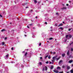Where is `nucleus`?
<instances>
[{"label":"nucleus","instance_id":"obj_1","mask_svg":"<svg viewBox=\"0 0 73 73\" xmlns=\"http://www.w3.org/2000/svg\"><path fill=\"white\" fill-rule=\"evenodd\" d=\"M48 70V68H47V67L45 66L44 67H43V70Z\"/></svg>","mask_w":73,"mask_h":73},{"label":"nucleus","instance_id":"obj_2","mask_svg":"<svg viewBox=\"0 0 73 73\" xmlns=\"http://www.w3.org/2000/svg\"><path fill=\"white\" fill-rule=\"evenodd\" d=\"M68 37H70V38H71V37H72V35H70L68 36V35H66V38H68Z\"/></svg>","mask_w":73,"mask_h":73},{"label":"nucleus","instance_id":"obj_3","mask_svg":"<svg viewBox=\"0 0 73 73\" xmlns=\"http://www.w3.org/2000/svg\"><path fill=\"white\" fill-rule=\"evenodd\" d=\"M62 62H63L62 60H61L59 61V65L61 66V64H62Z\"/></svg>","mask_w":73,"mask_h":73},{"label":"nucleus","instance_id":"obj_4","mask_svg":"<svg viewBox=\"0 0 73 73\" xmlns=\"http://www.w3.org/2000/svg\"><path fill=\"white\" fill-rule=\"evenodd\" d=\"M8 56H9V54H7V55H6L5 56V59H6V60H7V58H8Z\"/></svg>","mask_w":73,"mask_h":73},{"label":"nucleus","instance_id":"obj_5","mask_svg":"<svg viewBox=\"0 0 73 73\" xmlns=\"http://www.w3.org/2000/svg\"><path fill=\"white\" fill-rule=\"evenodd\" d=\"M67 54L68 56H69V55L70 54V52H69V51L68 50L67 53Z\"/></svg>","mask_w":73,"mask_h":73},{"label":"nucleus","instance_id":"obj_6","mask_svg":"<svg viewBox=\"0 0 73 73\" xmlns=\"http://www.w3.org/2000/svg\"><path fill=\"white\" fill-rule=\"evenodd\" d=\"M54 72L56 73H58V70H54Z\"/></svg>","mask_w":73,"mask_h":73},{"label":"nucleus","instance_id":"obj_7","mask_svg":"<svg viewBox=\"0 0 73 73\" xmlns=\"http://www.w3.org/2000/svg\"><path fill=\"white\" fill-rule=\"evenodd\" d=\"M72 62H73V60H71L69 61L68 62L70 64V63H72Z\"/></svg>","mask_w":73,"mask_h":73},{"label":"nucleus","instance_id":"obj_8","mask_svg":"<svg viewBox=\"0 0 73 73\" xmlns=\"http://www.w3.org/2000/svg\"><path fill=\"white\" fill-rule=\"evenodd\" d=\"M66 9V7H65L62 8V9L63 10L64 9Z\"/></svg>","mask_w":73,"mask_h":73},{"label":"nucleus","instance_id":"obj_9","mask_svg":"<svg viewBox=\"0 0 73 73\" xmlns=\"http://www.w3.org/2000/svg\"><path fill=\"white\" fill-rule=\"evenodd\" d=\"M72 65L73 66V64H72ZM70 73H73V69L70 70Z\"/></svg>","mask_w":73,"mask_h":73},{"label":"nucleus","instance_id":"obj_10","mask_svg":"<svg viewBox=\"0 0 73 73\" xmlns=\"http://www.w3.org/2000/svg\"><path fill=\"white\" fill-rule=\"evenodd\" d=\"M70 68V66H67V69H69Z\"/></svg>","mask_w":73,"mask_h":73},{"label":"nucleus","instance_id":"obj_11","mask_svg":"<svg viewBox=\"0 0 73 73\" xmlns=\"http://www.w3.org/2000/svg\"><path fill=\"white\" fill-rule=\"evenodd\" d=\"M57 57V56H55V57H53L52 58H53V60H54L55 58H56V57Z\"/></svg>","mask_w":73,"mask_h":73},{"label":"nucleus","instance_id":"obj_12","mask_svg":"<svg viewBox=\"0 0 73 73\" xmlns=\"http://www.w3.org/2000/svg\"><path fill=\"white\" fill-rule=\"evenodd\" d=\"M62 57H64L65 56V54H62Z\"/></svg>","mask_w":73,"mask_h":73},{"label":"nucleus","instance_id":"obj_13","mask_svg":"<svg viewBox=\"0 0 73 73\" xmlns=\"http://www.w3.org/2000/svg\"><path fill=\"white\" fill-rule=\"evenodd\" d=\"M63 24H59V25L58 26V27H61V26H62Z\"/></svg>","mask_w":73,"mask_h":73},{"label":"nucleus","instance_id":"obj_14","mask_svg":"<svg viewBox=\"0 0 73 73\" xmlns=\"http://www.w3.org/2000/svg\"><path fill=\"white\" fill-rule=\"evenodd\" d=\"M53 66H51L50 68L51 69H53Z\"/></svg>","mask_w":73,"mask_h":73},{"label":"nucleus","instance_id":"obj_15","mask_svg":"<svg viewBox=\"0 0 73 73\" xmlns=\"http://www.w3.org/2000/svg\"><path fill=\"white\" fill-rule=\"evenodd\" d=\"M5 31V29H3L1 30V32H3V31Z\"/></svg>","mask_w":73,"mask_h":73},{"label":"nucleus","instance_id":"obj_16","mask_svg":"<svg viewBox=\"0 0 73 73\" xmlns=\"http://www.w3.org/2000/svg\"><path fill=\"white\" fill-rule=\"evenodd\" d=\"M57 69H60V70L61 68H60V67H58L57 68Z\"/></svg>","mask_w":73,"mask_h":73},{"label":"nucleus","instance_id":"obj_17","mask_svg":"<svg viewBox=\"0 0 73 73\" xmlns=\"http://www.w3.org/2000/svg\"><path fill=\"white\" fill-rule=\"evenodd\" d=\"M27 54H28V53H27V52L25 54V56H27Z\"/></svg>","mask_w":73,"mask_h":73},{"label":"nucleus","instance_id":"obj_18","mask_svg":"<svg viewBox=\"0 0 73 73\" xmlns=\"http://www.w3.org/2000/svg\"><path fill=\"white\" fill-rule=\"evenodd\" d=\"M60 58V57H58V58L56 59V60H58Z\"/></svg>","mask_w":73,"mask_h":73},{"label":"nucleus","instance_id":"obj_19","mask_svg":"<svg viewBox=\"0 0 73 73\" xmlns=\"http://www.w3.org/2000/svg\"><path fill=\"white\" fill-rule=\"evenodd\" d=\"M48 57V55H47L45 57V59H46V58H47V57Z\"/></svg>","mask_w":73,"mask_h":73},{"label":"nucleus","instance_id":"obj_20","mask_svg":"<svg viewBox=\"0 0 73 73\" xmlns=\"http://www.w3.org/2000/svg\"><path fill=\"white\" fill-rule=\"evenodd\" d=\"M5 42H2V44L3 45H4V44H5Z\"/></svg>","mask_w":73,"mask_h":73},{"label":"nucleus","instance_id":"obj_21","mask_svg":"<svg viewBox=\"0 0 73 73\" xmlns=\"http://www.w3.org/2000/svg\"><path fill=\"white\" fill-rule=\"evenodd\" d=\"M34 2L35 3H37V1L36 0H35L34 1Z\"/></svg>","mask_w":73,"mask_h":73},{"label":"nucleus","instance_id":"obj_22","mask_svg":"<svg viewBox=\"0 0 73 73\" xmlns=\"http://www.w3.org/2000/svg\"><path fill=\"white\" fill-rule=\"evenodd\" d=\"M50 58H51L50 56H48V59H50Z\"/></svg>","mask_w":73,"mask_h":73},{"label":"nucleus","instance_id":"obj_23","mask_svg":"<svg viewBox=\"0 0 73 73\" xmlns=\"http://www.w3.org/2000/svg\"><path fill=\"white\" fill-rule=\"evenodd\" d=\"M50 40H53V38H50L49 39Z\"/></svg>","mask_w":73,"mask_h":73},{"label":"nucleus","instance_id":"obj_24","mask_svg":"<svg viewBox=\"0 0 73 73\" xmlns=\"http://www.w3.org/2000/svg\"><path fill=\"white\" fill-rule=\"evenodd\" d=\"M59 29H61V30H63V28H62V27H60L59 28Z\"/></svg>","mask_w":73,"mask_h":73},{"label":"nucleus","instance_id":"obj_25","mask_svg":"<svg viewBox=\"0 0 73 73\" xmlns=\"http://www.w3.org/2000/svg\"><path fill=\"white\" fill-rule=\"evenodd\" d=\"M46 64H48V63H49V62L48 61H47L46 62Z\"/></svg>","mask_w":73,"mask_h":73},{"label":"nucleus","instance_id":"obj_26","mask_svg":"<svg viewBox=\"0 0 73 73\" xmlns=\"http://www.w3.org/2000/svg\"><path fill=\"white\" fill-rule=\"evenodd\" d=\"M52 62H54V60L53 59V60H52Z\"/></svg>","mask_w":73,"mask_h":73},{"label":"nucleus","instance_id":"obj_27","mask_svg":"<svg viewBox=\"0 0 73 73\" xmlns=\"http://www.w3.org/2000/svg\"><path fill=\"white\" fill-rule=\"evenodd\" d=\"M55 27H57V24H55Z\"/></svg>","mask_w":73,"mask_h":73},{"label":"nucleus","instance_id":"obj_28","mask_svg":"<svg viewBox=\"0 0 73 73\" xmlns=\"http://www.w3.org/2000/svg\"><path fill=\"white\" fill-rule=\"evenodd\" d=\"M29 11L30 12H32V11H33V10H30Z\"/></svg>","mask_w":73,"mask_h":73},{"label":"nucleus","instance_id":"obj_29","mask_svg":"<svg viewBox=\"0 0 73 73\" xmlns=\"http://www.w3.org/2000/svg\"><path fill=\"white\" fill-rule=\"evenodd\" d=\"M39 65H42V63H41V62H40L39 63Z\"/></svg>","mask_w":73,"mask_h":73},{"label":"nucleus","instance_id":"obj_30","mask_svg":"<svg viewBox=\"0 0 73 73\" xmlns=\"http://www.w3.org/2000/svg\"><path fill=\"white\" fill-rule=\"evenodd\" d=\"M56 15H58V13H56Z\"/></svg>","mask_w":73,"mask_h":73},{"label":"nucleus","instance_id":"obj_31","mask_svg":"<svg viewBox=\"0 0 73 73\" xmlns=\"http://www.w3.org/2000/svg\"><path fill=\"white\" fill-rule=\"evenodd\" d=\"M44 24H46V25H47V22H45Z\"/></svg>","mask_w":73,"mask_h":73},{"label":"nucleus","instance_id":"obj_32","mask_svg":"<svg viewBox=\"0 0 73 73\" xmlns=\"http://www.w3.org/2000/svg\"><path fill=\"white\" fill-rule=\"evenodd\" d=\"M41 43H39V46H41Z\"/></svg>","mask_w":73,"mask_h":73},{"label":"nucleus","instance_id":"obj_33","mask_svg":"<svg viewBox=\"0 0 73 73\" xmlns=\"http://www.w3.org/2000/svg\"><path fill=\"white\" fill-rule=\"evenodd\" d=\"M71 30V29H68L69 31H70Z\"/></svg>","mask_w":73,"mask_h":73},{"label":"nucleus","instance_id":"obj_34","mask_svg":"<svg viewBox=\"0 0 73 73\" xmlns=\"http://www.w3.org/2000/svg\"><path fill=\"white\" fill-rule=\"evenodd\" d=\"M7 37H5V40H7Z\"/></svg>","mask_w":73,"mask_h":73},{"label":"nucleus","instance_id":"obj_35","mask_svg":"<svg viewBox=\"0 0 73 73\" xmlns=\"http://www.w3.org/2000/svg\"><path fill=\"white\" fill-rule=\"evenodd\" d=\"M73 51V48H72L71 49V51Z\"/></svg>","mask_w":73,"mask_h":73},{"label":"nucleus","instance_id":"obj_36","mask_svg":"<svg viewBox=\"0 0 73 73\" xmlns=\"http://www.w3.org/2000/svg\"><path fill=\"white\" fill-rule=\"evenodd\" d=\"M11 50H13V48L12 47L11 48Z\"/></svg>","mask_w":73,"mask_h":73},{"label":"nucleus","instance_id":"obj_37","mask_svg":"<svg viewBox=\"0 0 73 73\" xmlns=\"http://www.w3.org/2000/svg\"><path fill=\"white\" fill-rule=\"evenodd\" d=\"M33 25V24H31L29 25H30V26H31V25Z\"/></svg>","mask_w":73,"mask_h":73},{"label":"nucleus","instance_id":"obj_38","mask_svg":"<svg viewBox=\"0 0 73 73\" xmlns=\"http://www.w3.org/2000/svg\"><path fill=\"white\" fill-rule=\"evenodd\" d=\"M50 28H51V29H53V27H50Z\"/></svg>","mask_w":73,"mask_h":73},{"label":"nucleus","instance_id":"obj_39","mask_svg":"<svg viewBox=\"0 0 73 73\" xmlns=\"http://www.w3.org/2000/svg\"><path fill=\"white\" fill-rule=\"evenodd\" d=\"M65 68V66H62V68Z\"/></svg>","mask_w":73,"mask_h":73},{"label":"nucleus","instance_id":"obj_40","mask_svg":"<svg viewBox=\"0 0 73 73\" xmlns=\"http://www.w3.org/2000/svg\"><path fill=\"white\" fill-rule=\"evenodd\" d=\"M0 17H3V16H2V15H0Z\"/></svg>","mask_w":73,"mask_h":73},{"label":"nucleus","instance_id":"obj_41","mask_svg":"<svg viewBox=\"0 0 73 73\" xmlns=\"http://www.w3.org/2000/svg\"><path fill=\"white\" fill-rule=\"evenodd\" d=\"M35 37V35H33V38H34V37Z\"/></svg>","mask_w":73,"mask_h":73},{"label":"nucleus","instance_id":"obj_42","mask_svg":"<svg viewBox=\"0 0 73 73\" xmlns=\"http://www.w3.org/2000/svg\"><path fill=\"white\" fill-rule=\"evenodd\" d=\"M21 67H22V68H24V66H23V65H22L21 66Z\"/></svg>","mask_w":73,"mask_h":73},{"label":"nucleus","instance_id":"obj_43","mask_svg":"<svg viewBox=\"0 0 73 73\" xmlns=\"http://www.w3.org/2000/svg\"><path fill=\"white\" fill-rule=\"evenodd\" d=\"M66 5L67 6H68L69 5V4H66Z\"/></svg>","mask_w":73,"mask_h":73},{"label":"nucleus","instance_id":"obj_44","mask_svg":"<svg viewBox=\"0 0 73 73\" xmlns=\"http://www.w3.org/2000/svg\"><path fill=\"white\" fill-rule=\"evenodd\" d=\"M72 43H71L70 44V45H72Z\"/></svg>","mask_w":73,"mask_h":73},{"label":"nucleus","instance_id":"obj_45","mask_svg":"<svg viewBox=\"0 0 73 73\" xmlns=\"http://www.w3.org/2000/svg\"><path fill=\"white\" fill-rule=\"evenodd\" d=\"M29 8V7H26V8Z\"/></svg>","mask_w":73,"mask_h":73},{"label":"nucleus","instance_id":"obj_46","mask_svg":"<svg viewBox=\"0 0 73 73\" xmlns=\"http://www.w3.org/2000/svg\"><path fill=\"white\" fill-rule=\"evenodd\" d=\"M62 72H60L59 73H63Z\"/></svg>","mask_w":73,"mask_h":73},{"label":"nucleus","instance_id":"obj_47","mask_svg":"<svg viewBox=\"0 0 73 73\" xmlns=\"http://www.w3.org/2000/svg\"><path fill=\"white\" fill-rule=\"evenodd\" d=\"M27 28H29V26H27Z\"/></svg>","mask_w":73,"mask_h":73},{"label":"nucleus","instance_id":"obj_48","mask_svg":"<svg viewBox=\"0 0 73 73\" xmlns=\"http://www.w3.org/2000/svg\"><path fill=\"white\" fill-rule=\"evenodd\" d=\"M35 18H36V19H37V16H36V17H35Z\"/></svg>","mask_w":73,"mask_h":73},{"label":"nucleus","instance_id":"obj_49","mask_svg":"<svg viewBox=\"0 0 73 73\" xmlns=\"http://www.w3.org/2000/svg\"><path fill=\"white\" fill-rule=\"evenodd\" d=\"M54 63V62H52V63H51V64H53Z\"/></svg>","mask_w":73,"mask_h":73},{"label":"nucleus","instance_id":"obj_50","mask_svg":"<svg viewBox=\"0 0 73 73\" xmlns=\"http://www.w3.org/2000/svg\"><path fill=\"white\" fill-rule=\"evenodd\" d=\"M33 29H35V27H33Z\"/></svg>","mask_w":73,"mask_h":73},{"label":"nucleus","instance_id":"obj_51","mask_svg":"<svg viewBox=\"0 0 73 73\" xmlns=\"http://www.w3.org/2000/svg\"><path fill=\"white\" fill-rule=\"evenodd\" d=\"M40 59H42V57H40Z\"/></svg>","mask_w":73,"mask_h":73},{"label":"nucleus","instance_id":"obj_52","mask_svg":"<svg viewBox=\"0 0 73 73\" xmlns=\"http://www.w3.org/2000/svg\"><path fill=\"white\" fill-rule=\"evenodd\" d=\"M53 53H54V54H55V53H56V52H53Z\"/></svg>","mask_w":73,"mask_h":73},{"label":"nucleus","instance_id":"obj_53","mask_svg":"<svg viewBox=\"0 0 73 73\" xmlns=\"http://www.w3.org/2000/svg\"><path fill=\"white\" fill-rule=\"evenodd\" d=\"M25 50H28V49H25Z\"/></svg>","mask_w":73,"mask_h":73},{"label":"nucleus","instance_id":"obj_54","mask_svg":"<svg viewBox=\"0 0 73 73\" xmlns=\"http://www.w3.org/2000/svg\"><path fill=\"white\" fill-rule=\"evenodd\" d=\"M25 51H23L22 52V53H25Z\"/></svg>","mask_w":73,"mask_h":73},{"label":"nucleus","instance_id":"obj_55","mask_svg":"<svg viewBox=\"0 0 73 73\" xmlns=\"http://www.w3.org/2000/svg\"><path fill=\"white\" fill-rule=\"evenodd\" d=\"M63 24H65V23H64V21L63 22Z\"/></svg>","mask_w":73,"mask_h":73},{"label":"nucleus","instance_id":"obj_56","mask_svg":"<svg viewBox=\"0 0 73 73\" xmlns=\"http://www.w3.org/2000/svg\"><path fill=\"white\" fill-rule=\"evenodd\" d=\"M69 3H71V1H69Z\"/></svg>","mask_w":73,"mask_h":73},{"label":"nucleus","instance_id":"obj_57","mask_svg":"<svg viewBox=\"0 0 73 73\" xmlns=\"http://www.w3.org/2000/svg\"><path fill=\"white\" fill-rule=\"evenodd\" d=\"M52 62H50V64H51Z\"/></svg>","mask_w":73,"mask_h":73},{"label":"nucleus","instance_id":"obj_58","mask_svg":"<svg viewBox=\"0 0 73 73\" xmlns=\"http://www.w3.org/2000/svg\"><path fill=\"white\" fill-rule=\"evenodd\" d=\"M25 36L26 37L27 36V35H25Z\"/></svg>","mask_w":73,"mask_h":73},{"label":"nucleus","instance_id":"obj_59","mask_svg":"<svg viewBox=\"0 0 73 73\" xmlns=\"http://www.w3.org/2000/svg\"><path fill=\"white\" fill-rule=\"evenodd\" d=\"M17 19H18V20H19V18H17Z\"/></svg>","mask_w":73,"mask_h":73},{"label":"nucleus","instance_id":"obj_60","mask_svg":"<svg viewBox=\"0 0 73 73\" xmlns=\"http://www.w3.org/2000/svg\"><path fill=\"white\" fill-rule=\"evenodd\" d=\"M51 48H52V47H53V46H51Z\"/></svg>","mask_w":73,"mask_h":73},{"label":"nucleus","instance_id":"obj_61","mask_svg":"<svg viewBox=\"0 0 73 73\" xmlns=\"http://www.w3.org/2000/svg\"><path fill=\"white\" fill-rule=\"evenodd\" d=\"M70 56L69 58H70Z\"/></svg>","mask_w":73,"mask_h":73},{"label":"nucleus","instance_id":"obj_62","mask_svg":"<svg viewBox=\"0 0 73 73\" xmlns=\"http://www.w3.org/2000/svg\"><path fill=\"white\" fill-rule=\"evenodd\" d=\"M25 20L26 21H27V19H25Z\"/></svg>","mask_w":73,"mask_h":73},{"label":"nucleus","instance_id":"obj_63","mask_svg":"<svg viewBox=\"0 0 73 73\" xmlns=\"http://www.w3.org/2000/svg\"><path fill=\"white\" fill-rule=\"evenodd\" d=\"M56 40H57V39H55V41H56Z\"/></svg>","mask_w":73,"mask_h":73},{"label":"nucleus","instance_id":"obj_64","mask_svg":"<svg viewBox=\"0 0 73 73\" xmlns=\"http://www.w3.org/2000/svg\"><path fill=\"white\" fill-rule=\"evenodd\" d=\"M11 63H13V62H11Z\"/></svg>","mask_w":73,"mask_h":73}]
</instances>
